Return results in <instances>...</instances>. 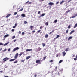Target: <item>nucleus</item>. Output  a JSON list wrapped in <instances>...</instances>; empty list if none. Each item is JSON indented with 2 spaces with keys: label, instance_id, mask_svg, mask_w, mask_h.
<instances>
[{
  "label": "nucleus",
  "instance_id": "nucleus-1",
  "mask_svg": "<svg viewBox=\"0 0 77 77\" xmlns=\"http://www.w3.org/2000/svg\"><path fill=\"white\" fill-rule=\"evenodd\" d=\"M41 60H38L36 61V63H38V64H41Z\"/></svg>",
  "mask_w": 77,
  "mask_h": 77
},
{
  "label": "nucleus",
  "instance_id": "nucleus-2",
  "mask_svg": "<svg viewBox=\"0 0 77 77\" xmlns=\"http://www.w3.org/2000/svg\"><path fill=\"white\" fill-rule=\"evenodd\" d=\"M9 59V58H7V57H6L3 58V62H5L6 61H7Z\"/></svg>",
  "mask_w": 77,
  "mask_h": 77
},
{
  "label": "nucleus",
  "instance_id": "nucleus-3",
  "mask_svg": "<svg viewBox=\"0 0 77 77\" xmlns=\"http://www.w3.org/2000/svg\"><path fill=\"white\" fill-rule=\"evenodd\" d=\"M20 48L18 47H17L15 48L12 51V52H14V51H16V50H19Z\"/></svg>",
  "mask_w": 77,
  "mask_h": 77
},
{
  "label": "nucleus",
  "instance_id": "nucleus-4",
  "mask_svg": "<svg viewBox=\"0 0 77 77\" xmlns=\"http://www.w3.org/2000/svg\"><path fill=\"white\" fill-rule=\"evenodd\" d=\"M18 53H17L16 54L15 56H14V59L15 60L16 59H17V58L18 57Z\"/></svg>",
  "mask_w": 77,
  "mask_h": 77
},
{
  "label": "nucleus",
  "instance_id": "nucleus-5",
  "mask_svg": "<svg viewBox=\"0 0 77 77\" xmlns=\"http://www.w3.org/2000/svg\"><path fill=\"white\" fill-rule=\"evenodd\" d=\"M48 5H49L51 6H53V5H54V3H53V2H50L48 3Z\"/></svg>",
  "mask_w": 77,
  "mask_h": 77
},
{
  "label": "nucleus",
  "instance_id": "nucleus-6",
  "mask_svg": "<svg viewBox=\"0 0 77 77\" xmlns=\"http://www.w3.org/2000/svg\"><path fill=\"white\" fill-rule=\"evenodd\" d=\"M62 54H63V56H65V55L66 54V53L65 52V51H64L63 52Z\"/></svg>",
  "mask_w": 77,
  "mask_h": 77
},
{
  "label": "nucleus",
  "instance_id": "nucleus-7",
  "mask_svg": "<svg viewBox=\"0 0 77 77\" xmlns=\"http://www.w3.org/2000/svg\"><path fill=\"white\" fill-rule=\"evenodd\" d=\"M29 1H27V2L26 3V4H27V3H28V5H30V4H32V2H29Z\"/></svg>",
  "mask_w": 77,
  "mask_h": 77
},
{
  "label": "nucleus",
  "instance_id": "nucleus-8",
  "mask_svg": "<svg viewBox=\"0 0 77 77\" xmlns=\"http://www.w3.org/2000/svg\"><path fill=\"white\" fill-rule=\"evenodd\" d=\"M15 59H11L9 60L10 62H12V61H14V60H15Z\"/></svg>",
  "mask_w": 77,
  "mask_h": 77
},
{
  "label": "nucleus",
  "instance_id": "nucleus-9",
  "mask_svg": "<svg viewBox=\"0 0 77 77\" xmlns=\"http://www.w3.org/2000/svg\"><path fill=\"white\" fill-rule=\"evenodd\" d=\"M72 37L70 36V37H69L68 38V41H69L70 40V39H72Z\"/></svg>",
  "mask_w": 77,
  "mask_h": 77
},
{
  "label": "nucleus",
  "instance_id": "nucleus-10",
  "mask_svg": "<svg viewBox=\"0 0 77 77\" xmlns=\"http://www.w3.org/2000/svg\"><path fill=\"white\" fill-rule=\"evenodd\" d=\"M9 43V42H8L7 43H5V44H4V46H6L7 45H8V44Z\"/></svg>",
  "mask_w": 77,
  "mask_h": 77
},
{
  "label": "nucleus",
  "instance_id": "nucleus-11",
  "mask_svg": "<svg viewBox=\"0 0 77 77\" xmlns=\"http://www.w3.org/2000/svg\"><path fill=\"white\" fill-rule=\"evenodd\" d=\"M30 57H31V56H28L26 57V59H27H27H30Z\"/></svg>",
  "mask_w": 77,
  "mask_h": 77
},
{
  "label": "nucleus",
  "instance_id": "nucleus-12",
  "mask_svg": "<svg viewBox=\"0 0 77 77\" xmlns=\"http://www.w3.org/2000/svg\"><path fill=\"white\" fill-rule=\"evenodd\" d=\"M21 17H23V18H24V17H26V15H25V14H22L21 15Z\"/></svg>",
  "mask_w": 77,
  "mask_h": 77
},
{
  "label": "nucleus",
  "instance_id": "nucleus-13",
  "mask_svg": "<svg viewBox=\"0 0 77 77\" xmlns=\"http://www.w3.org/2000/svg\"><path fill=\"white\" fill-rule=\"evenodd\" d=\"M32 49H27L26 50V51H32Z\"/></svg>",
  "mask_w": 77,
  "mask_h": 77
},
{
  "label": "nucleus",
  "instance_id": "nucleus-14",
  "mask_svg": "<svg viewBox=\"0 0 77 77\" xmlns=\"http://www.w3.org/2000/svg\"><path fill=\"white\" fill-rule=\"evenodd\" d=\"M59 37H60V36H59V35H57V37L54 38V39H57V38H58Z\"/></svg>",
  "mask_w": 77,
  "mask_h": 77
},
{
  "label": "nucleus",
  "instance_id": "nucleus-15",
  "mask_svg": "<svg viewBox=\"0 0 77 77\" xmlns=\"http://www.w3.org/2000/svg\"><path fill=\"white\" fill-rule=\"evenodd\" d=\"M11 14H8L7 16H6V18H8L9 16H11Z\"/></svg>",
  "mask_w": 77,
  "mask_h": 77
},
{
  "label": "nucleus",
  "instance_id": "nucleus-16",
  "mask_svg": "<svg viewBox=\"0 0 77 77\" xmlns=\"http://www.w3.org/2000/svg\"><path fill=\"white\" fill-rule=\"evenodd\" d=\"M30 27L31 28V30H33V29H32V28H33L34 27L33 26H31Z\"/></svg>",
  "mask_w": 77,
  "mask_h": 77
},
{
  "label": "nucleus",
  "instance_id": "nucleus-17",
  "mask_svg": "<svg viewBox=\"0 0 77 77\" xmlns=\"http://www.w3.org/2000/svg\"><path fill=\"white\" fill-rule=\"evenodd\" d=\"M45 24V26H48V22H46Z\"/></svg>",
  "mask_w": 77,
  "mask_h": 77
},
{
  "label": "nucleus",
  "instance_id": "nucleus-18",
  "mask_svg": "<svg viewBox=\"0 0 77 77\" xmlns=\"http://www.w3.org/2000/svg\"><path fill=\"white\" fill-rule=\"evenodd\" d=\"M74 32H75V31L74 30L72 31L70 33V35H71V34H72V33H74Z\"/></svg>",
  "mask_w": 77,
  "mask_h": 77
},
{
  "label": "nucleus",
  "instance_id": "nucleus-19",
  "mask_svg": "<svg viewBox=\"0 0 77 77\" xmlns=\"http://www.w3.org/2000/svg\"><path fill=\"white\" fill-rule=\"evenodd\" d=\"M9 36V35L8 34L4 36V38H6V37H8V36Z\"/></svg>",
  "mask_w": 77,
  "mask_h": 77
},
{
  "label": "nucleus",
  "instance_id": "nucleus-20",
  "mask_svg": "<svg viewBox=\"0 0 77 77\" xmlns=\"http://www.w3.org/2000/svg\"><path fill=\"white\" fill-rule=\"evenodd\" d=\"M54 31V30H53L52 32H51L49 33V35H51V33H53Z\"/></svg>",
  "mask_w": 77,
  "mask_h": 77
},
{
  "label": "nucleus",
  "instance_id": "nucleus-21",
  "mask_svg": "<svg viewBox=\"0 0 77 77\" xmlns=\"http://www.w3.org/2000/svg\"><path fill=\"white\" fill-rule=\"evenodd\" d=\"M68 50H69V48H67L65 51H68Z\"/></svg>",
  "mask_w": 77,
  "mask_h": 77
},
{
  "label": "nucleus",
  "instance_id": "nucleus-22",
  "mask_svg": "<svg viewBox=\"0 0 77 77\" xmlns=\"http://www.w3.org/2000/svg\"><path fill=\"white\" fill-rule=\"evenodd\" d=\"M57 22V19L55 20L53 22L54 23H56Z\"/></svg>",
  "mask_w": 77,
  "mask_h": 77
},
{
  "label": "nucleus",
  "instance_id": "nucleus-23",
  "mask_svg": "<svg viewBox=\"0 0 77 77\" xmlns=\"http://www.w3.org/2000/svg\"><path fill=\"white\" fill-rule=\"evenodd\" d=\"M42 45L43 47H45V46L46 45H45V43H42Z\"/></svg>",
  "mask_w": 77,
  "mask_h": 77
},
{
  "label": "nucleus",
  "instance_id": "nucleus-24",
  "mask_svg": "<svg viewBox=\"0 0 77 77\" xmlns=\"http://www.w3.org/2000/svg\"><path fill=\"white\" fill-rule=\"evenodd\" d=\"M23 54V52H21L20 54L19 55L20 56H21Z\"/></svg>",
  "mask_w": 77,
  "mask_h": 77
},
{
  "label": "nucleus",
  "instance_id": "nucleus-25",
  "mask_svg": "<svg viewBox=\"0 0 77 77\" xmlns=\"http://www.w3.org/2000/svg\"><path fill=\"white\" fill-rule=\"evenodd\" d=\"M63 2H65V1L62 0L60 3V4L61 5L62 4Z\"/></svg>",
  "mask_w": 77,
  "mask_h": 77
},
{
  "label": "nucleus",
  "instance_id": "nucleus-26",
  "mask_svg": "<svg viewBox=\"0 0 77 77\" xmlns=\"http://www.w3.org/2000/svg\"><path fill=\"white\" fill-rule=\"evenodd\" d=\"M25 60H26V59H24L23 60H21V62H23L24 63V61H25Z\"/></svg>",
  "mask_w": 77,
  "mask_h": 77
},
{
  "label": "nucleus",
  "instance_id": "nucleus-27",
  "mask_svg": "<svg viewBox=\"0 0 77 77\" xmlns=\"http://www.w3.org/2000/svg\"><path fill=\"white\" fill-rule=\"evenodd\" d=\"M46 57H47V56H46L45 57H43V60H45V59H46Z\"/></svg>",
  "mask_w": 77,
  "mask_h": 77
},
{
  "label": "nucleus",
  "instance_id": "nucleus-28",
  "mask_svg": "<svg viewBox=\"0 0 77 77\" xmlns=\"http://www.w3.org/2000/svg\"><path fill=\"white\" fill-rule=\"evenodd\" d=\"M77 23L75 24V26H74L73 28L75 29V28H76V27H77Z\"/></svg>",
  "mask_w": 77,
  "mask_h": 77
},
{
  "label": "nucleus",
  "instance_id": "nucleus-29",
  "mask_svg": "<svg viewBox=\"0 0 77 77\" xmlns=\"http://www.w3.org/2000/svg\"><path fill=\"white\" fill-rule=\"evenodd\" d=\"M48 34H46L45 35V38H48Z\"/></svg>",
  "mask_w": 77,
  "mask_h": 77
},
{
  "label": "nucleus",
  "instance_id": "nucleus-30",
  "mask_svg": "<svg viewBox=\"0 0 77 77\" xmlns=\"http://www.w3.org/2000/svg\"><path fill=\"white\" fill-rule=\"evenodd\" d=\"M38 49L39 51H40L41 50V48L40 47L38 48Z\"/></svg>",
  "mask_w": 77,
  "mask_h": 77
},
{
  "label": "nucleus",
  "instance_id": "nucleus-31",
  "mask_svg": "<svg viewBox=\"0 0 77 77\" xmlns=\"http://www.w3.org/2000/svg\"><path fill=\"white\" fill-rule=\"evenodd\" d=\"M45 13H43L42 14V15H42V17H43L44 16V15H45Z\"/></svg>",
  "mask_w": 77,
  "mask_h": 77
},
{
  "label": "nucleus",
  "instance_id": "nucleus-32",
  "mask_svg": "<svg viewBox=\"0 0 77 77\" xmlns=\"http://www.w3.org/2000/svg\"><path fill=\"white\" fill-rule=\"evenodd\" d=\"M35 31H32V32L31 33H32V34H33V33H34L35 32Z\"/></svg>",
  "mask_w": 77,
  "mask_h": 77
},
{
  "label": "nucleus",
  "instance_id": "nucleus-33",
  "mask_svg": "<svg viewBox=\"0 0 77 77\" xmlns=\"http://www.w3.org/2000/svg\"><path fill=\"white\" fill-rule=\"evenodd\" d=\"M41 30H39L38 31H37V33H40V32H41Z\"/></svg>",
  "mask_w": 77,
  "mask_h": 77
},
{
  "label": "nucleus",
  "instance_id": "nucleus-34",
  "mask_svg": "<svg viewBox=\"0 0 77 77\" xmlns=\"http://www.w3.org/2000/svg\"><path fill=\"white\" fill-rule=\"evenodd\" d=\"M62 61H63V60H60L59 61V63H61V62H62Z\"/></svg>",
  "mask_w": 77,
  "mask_h": 77
},
{
  "label": "nucleus",
  "instance_id": "nucleus-35",
  "mask_svg": "<svg viewBox=\"0 0 77 77\" xmlns=\"http://www.w3.org/2000/svg\"><path fill=\"white\" fill-rule=\"evenodd\" d=\"M17 62H18V60H16V61H15L14 62V63H17Z\"/></svg>",
  "mask_w": 77,
  "mask_h": 77
},
{
  "label": "nucleus",
  "instance_id": "nucleus-36",
  "mask_svg": "<svg viewBox=\"0 0 77 77\" xmlns=\"http://www.w3.org/2000/svg\"><path fill=\"white\" fill-rule=\"evenodd\" d=\"M70 12V10H69L66 12V13H68V12Z\"/></svg>",
  "mask_w": 77,
  "mask_h": 77
},
{
  "label": "nucleus",
  "instance_id": "nucleus-37",
  "mask_svg": "<svg viewBox=\"0 0 77 77\" xmlns=\"http://www.w3.org/2000/svg\"><path fill=\"white\" fill-rule=\"evenodd\" d=\"M75 16H73L72 17L70 18H75Z\"/></svg>",
  "mask_w": 77,
  "mask_h": 77
},
{
  "label": "nucleus",
  "instance_id": "nucleus-38",
  "mask_svg": "<svg viewBox=\"0 0 77 77\" xmlns=\"http://www.w3.org/2000/svg\"><path fill=\"white\" fill-rule=\"evenodd\" d=\"M14 38H15V36H13V37L12 38V39H14Z\"/></svg>",
  "mask_w": 77,
  "mask_h": 77
},
{
  "label": "nucleus",
  "instance_id": "nucleus-39",
  "mask_svg": "<svg viewBox=\"0 0 77 77\" xmlns=\"http://www.w3.org/2000/svg\"><path fill=\"white\" fill-rule=\"evenodd\" d=\"M3 45V43L0 42V45Z\"/></svg>",
  "mask_w": 77,
  "mask_h": 77
},
{
  "label": "nucleus",
  "instance_id": "nucleus-40",
  "mask_svg": "<svg viewBox=\"0 0 77 77\" xmlns=\"http://www.w3.org/2000/svg\"><path fill=\"white\" fill-rule=\"evenodd\" d=\"M68 29H70L71 28V26L69 25L68 27Z\"/></svg>",
  "mask_w": 77,
  "mask_h": 77
},
{
  "label": "nucleus",
  "instance_id": "nucleus-41",
  "mask_svg": "<svg viewBox=\"0 0 77 77\" xmlns=\"http://www.w3.org/2000/svg\"><path fill=\"white\" fill-rule=\"evenodd\" d=\"M66 33H68V30H67L66 32Z\"/></svg>",
  "mask_w": 77,
  "mask_h": 77
},
{
  "label": "nucleus",
  "instance_id": "nucleus-42",
  "mask_svg": "<svg viewBox=\"0 0 77 77\" xmlns=\"http://www.w3.org/2000/svg\"><path fill=\"white\" fill-rule=\"evenodd\" d=\"M23 8H22L20 9L19 10V11H23Z\"/></svg>",
  "mask_w": 77,
  "mask_h": 77
},
{
  "label": "nucleus",
  "instance_id": "nucleus-43",
  "mask_svg": "<svg viewBox=\"0 0 77 77\" xmlns=\"http://www.w3.org/2000/svg\"><path fill=\"white\" fill-rule=\"evenodd\" d=\"M27 22L26 21H25L24 22V24H27Z\"/></svg>",
  "mask_w": 77,
  "mask_h": 77
},
{
  "label": "nucleus",
  "instance_id": "nucleus-44",
  "mask_svg": "<svg viewBox=\"0 0 77 77\" xmlns=\"http://www.w3.org/2000/svg\"><path fill=\"white\" fill-rule=\"evenodd\" d=\"M72 0H69L67 2L68 3H69V2H71V1Z\"/></svg>",
  "mask_w": 77,
  "mask_h": 77
},
{
  "label": "nucleus",
  "instance_id": "nucleus-45",
  "mask_svg": "<svg viewBox=\"0 0 77 77\" xmlns=\"http://www.w3.org/2000/svg\"><path fill=\"white\" fill-rule=\"evenodd\" d=\"M53 62V61L52 60H51L49 61V62L51 63Z\"/></svg>",
  "mask_w": 77,
  "mask_h": 77
},
{
  "label": "nucleus",
  "instance_id": "nucleus-46",
  "mask_svg": "<svg viewBox=\"0 0 77 77\" xmlns=\"http://www.w3.org/2000/svg\"><path fill=\"white\" fill-rule=\"evenodd\" d=\"M25 34V33L24 32H22V35H24Z\"/></svg>",
  "mask_w": 77,
  "mask_h": 77
},
{
  "label": "nucleus",
  "instance_id": "nucleus-47",
  "mask_svg": "<svg viewBox=\"0 0 77 77\" xmlns=\"http://www.w3.org/2000/svg\"><path fill=\"white\" fill-rule=\"evenodd\" d=\"M17 12H15L14 14V15H17Z\"/></svg>",
  "mask_w": 77,
  "mask_h": 77
},
{
  "label": "nucleus",
  "instance_id": "nucleus-48",
  "mask_svg": "<svg viewBox=\"0 0 77 77\" xmlns=\"http://www.w3.org/2000/svg\"><path fill=\"white\" fill-rule=\"evenodd\" d=\"M12 32H14L15 31V29H13L11 30Z\"/></svg>",
  "mask_w": 77,
  "mask_h": 77
},
{
  "label": "nucleus",
  "instance_id": "nucleus-49",
  "mask_svg": "<svg viewBox=\"0 0 77 77\" xmlns=\"http://www.w3.org/2000/svg\"><path fill=\"white\" fill-rule=\"evenodd\" d=\"M60 71H59V72L58 73V75H60Z\"/></svg>",
  "mask_w": 77,
  "mask_h": 77
},
{
  "label": "nucleus",
  "instance_id": "nucleus-50",
  "mask_svg": "<svg viewBox=\"0 0 77 77\" xmlns=\"http://www.w3.org/2000/svg\"><path fill=\"white\" fill-rule=\"evenodd\" d=\"M18 33H19V34H21V32L20 31H19L18 32Z\"/></svg>",
  "mask_w": 77,
  "mask_h": 77
},
{
  "label": "nucleus",
  "instance_id": "nucleus-51",
  "mask_svg": "<svg viewBox=\"0 0 77 77\" xmlns=\"http://www.w3.org/2000/svg\"><path fill=\"white\" fill-rule=\"evenodd\" d=\"M40 13H41V11H39L38 12V14H40Z\"/></svg>",
  "mask_w": 77,
  "mask_h": 77
},
{
  "label": "nucleus",
  "instance_id": "nucleus-52",
  "mask_svg": "<svg viewBox=\"0 0 77 77\" xmlns=\"http://www.w3.org/2000/svg\"><path fill=\"white\" fill-rule=\"evenodd\" d=\"M18 17H19V15H17L16 17V18H18Z\"/></svg>",
  "mask_w": 77,
  "mask_h": 77
},
{
  "label": "nucleus",
  "instance_id": "nucleus-53",
  "mask_svg": "<svg viewBox=\"0 0 77 77\" xmlns=\"http://www.w3.org/2000/svg\"><path fill=\"white\" fill-rule=\"evenodd\" d=\"M15 27H16V26H14L13 27V29H14V28H15Z\"/></svg>",
  "mask_w": 77,
  "mask_h": 77
},
{
  "label": "nucleus",
  "instance_id": "nucleus-54",
  "mask_svg": "<svg viewBox=\"0 0 77 77\" xmlns=\"http://www.w3.org/2000/svg\"><path fill=\"white\" fill-rule=\"evenodd\" d=\"M74 60H77V59H76V58H74Z\"/></svg>",
  "mask_w": 77,
  "mask_h": 77
},
{
  "label": "nucleus",
  "instance_id": "nucleus-55",
  "mask_svg": "<svg viewBox=\"0 0 77 77\" xmlns=\"http://www.w3.org/2000/svg\"><path fill=\"white\" fill-rule=\"evenodd\" d=\"M17 23H15V26L16 27V26H17Z\"/></svg>",
  "mask_w": 77,
  "mask_h": 77
},
{
  "label": "nucleus",
  "instance_id": "nucleus-56",
  "mask_svg": "<svg viewBox=\"0 0 77 77\" xmlns=\"http://www.w3.org/2000/svg\"><path fill=\"white\" fill-rule=\"evenodd\" d=\"M0 72L1 73H2V72H3V71H0Z\"/></svg>",
  "mask_w": 77,
  "mask_h": 77
},
{
  "label": "nucleus",
  "instance_id": "nucleus-57",
  "mask_svg": "<svg viewBox=\"0 0 77 77\" xmlns=\"http://www.w3.org/2000/svg\"><path fill=\"white\" fill-rule=\"evenodd\" d=\"M17 41V40L16 39H15L14 40V42H15V41Z\"/></svg>",
  "mask_w": 77,
  "mask_h": 77
},
{
  "label": "nucleus",
  "instance_id": "nucleus-58",
  "mask_svg": "<svg viewBox=\"0 0 77 77\" xmlns=\"http://www.w3.org/2000/svg\"><path fill=\"white\" fill-rule=\"evenodd\" d=\"M42 17V15H41L40 16H39V18H41Z\"/></svg>",
  "mask_w": 77,
  "mask_h": 77
},
{
  "label": "nucleus",
  "instance_id": "nucleus-59",
  "mask_svg": "<svg viewBox=\"0 0 77 77\" xmlns=\"http://www.w3.org/2000/svg\"><path fill=\"white\" fill-rule=\"evenodd\" d=\"M58 3H59V2H56V5H57V4H58Z\"/></svg>",
  "mask_w": 77,
  "mask_h": 77
},
{
  "label": "nucleus",
  "instance_id": "nucleus-60",
  "mask_svg": "<svg viewBox=\"0 0 77 77\" xmlns=\"http://www.w3.org/2000/svg\"><path fill=\"white\" fill-rule=\"evenodd\" d=\"M34 77H37V75H34Z\"/></svg>",
  "mask_w": 77,
  "mask_h": 77
},
{
  "label": "nucleus",
  "instance_id": "nucleus-61",
  "mask_svg": "<svg viewBox=\"0 0 77 77\" xmlns=\"http://www.w3.org/2000/svg\"><path fill=\"white\" fill-rule=\"evenodd\" d=\"M6 49H5L4 50V51H6Z\"/></svg>",
  "mask_w": 77,
  "mask_h": 77
},
{
  "label": "nucleus",
  "instance_id": "nucleus-62",
  "mask_svg": "<svg viewBox=\"0 0 77 77\" xmlns=\"http://www.w3.org/2000/svg\"><path fill=\"white\" fill-rule=\"evenodd\" d=\"M4 77H9V76H4Z\"/></svg>",
  "mask_w": 77,
  "mask_h": 77
},
{
  "label": "nucleus",
  "instance_id": "nucleus-63",
  "mask_svg": "<svg viewBox=\"0 0 77 77\" xmlns=\"http://www.w3.org/2000/svg\"><path fill=\"white\" fill-rule=\"evenodd\" d=\"M2 50V48H1V49H0V51H1Z\"/></svg>",
  "mask_w": 77,
  "mask_h": 77
},
{
  "label": "nucleus",
  "instance_id": "nucleus-64",
  "mask_svg": "<svg viewBox=\"0 0 77 77\" xmlns=\"http://www.w3.org/2000/svg\"><path fill=\"white\" fill-rule=\"evenodd\" d=\"M75 57L76 59H77V55Z\"/></svg>",
  "mask_w": 77,
  "mask_h": 77
}]
</instances>
